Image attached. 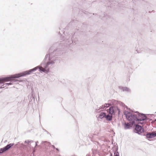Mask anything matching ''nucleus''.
<instances>
[{"label": "nucleus", "instance_id": "nucleus-1", "mask_svg": "<svg viewBox=\"0 0 156 156\" xmlns=\"http://www.w3.org/2000/svg\"><path fill=\"white\" fill-rule=\"evenodd\" d=\"M136 123L142 124L140 122L145 120L146 119V116L143 114H139L138 113H136Z\"/></svg>", "mask_w": 156, "mask_h": 156}, {"label": "nucleus", "instance_id": "nucleus-2", "mask_svg": "<svg viewBox=\"0 0 156 156\" xmlns=\"http://www.w3.org/2000/svg\"><path fill=\"white\" fill-rule=\"evenodd\" d=\"M126 117L128 120L131 121L132 124L136 123L135 114L129 113L126 115Z\"/></svg>", "mask_w": 156, "mask_h": 156}, {"label": "nucleus", "instance_id": "nucleus-3", "mask_svg": "<svg viewBox=\"0 0 156 156\" xmlns=\"http://www.w3.org/2000/svg\"><path fill=\"white\" fill-rule=\"evenodd\" d=\"M109 113L111 115H114L116 113L119 114L120 113V110L117 107H111L109 109Z\"/></svg>", "mask_w": 156, "mask_h": 156}, {"label": "nucleus", "instance_id": "nucleus-4", "mask_svg": "<svg viewBox=\"0 0 156 156\" xmlns=\"http://www.w3.org/2000/svg\"><path fill=\"white\" fill-rule=\"evenodd\" d=\"M20 76L18 75H16L12 76L9 77H5L2 78L0 80V83L2 82L7 81L10 80V79L11 78H18Z\"/></svg>", "mask_w": 156, "mask_h": 156}, {"label": "nucleus", "instance_id": "nucleus-5", "mask_svg": "<svg viewBox=\"0 0 156 156\" xmlns=\"http://www.w3.org/2000/svg\"><path fill=\"white\" fill-rule=\"evenodd\" d=\"M14 144H10L7 145L5 147L3 148H1L0 149V153H2L9 148H10L12 146H13Z\"/></svg>", "mask_w": 156, "mask_h": 156}, {"label": "nucleus", "instance_id": "nucleus-6", "mask_svg": "<svg viewBox=\"0 0 156 156\" xmlns=\"http://www.w3.org/2000/svg\"><path fill=\"white\" fill-rule=\"evenodd\" d=\"M135 130L136 131V132L139 134H140L143 133L144 131L143 128H142L141 126L138 125H136V126Z\"/></svg>", "mask_w": 156, "mask_h": 156}, {"label": "nucleus", "instance_id": "nucleus-7", "mask_svg": "<svg viewBox=\"0 0 156 156\" xmlns=\"http://www.w3.org/2000/svg\"><path fill=\"white\" fill-rule=\"evenodd\" d=\"M156 136V132H152L151 133H148L146 135V136L147 138H152Z\"/></svg>", "mask_w": 156, "mask_h": 156}, {"label": "nucleus", "instance_id": "nucleus-8", "mask_svg": "<svg viewBox=\"0 0 156 156\" xmlns=\"http://www.w3.org/2000/svg\"><path fill=\"white\" fill-rule=\"evenodd\" d=\"M36 69L35 68H34V69H31L30 70H29L28 71H26L24 72V73L25 75H29L34 70H35Z\"/></svg>", "mask_w": 156, "mask_h": 156}, {"label": "nucleus", "instance_id": "nucleus-9", "mask_svg": "<svg viewBox=\"0 0 156 156\" xmlns=\"http://www.w3.org/2000/svg\"><path fill=\"white\" fill-rule=\"evenodd\" d=\"M39 69L41 71L45 73H47L49 71L48 69H46L42 67H40Z\"/></svg>", "mask_w": 156, "mask_h": 156}, {"label": "nucleus", "instance_id": "nucleus-10", "mask_svg": "<svg viewBox=\"0 0 156 156\" xmlns=\"http://www.w3.org/2000/svg\"><path fill=\"white\" fill-rule=\"evenodd\" d=\"M110 105L109 104H106L104 105H102L101 107V108H107L109 107L110 106Z\"/></svg>", "mask_w": 156, "mask_h": 156}, {"label": "nucleus", "instance_id": "nucleus-11", "mask_svg": "<svg viewBox=\"0 0 156 156\" xmlns=\"http://www.w3.org/2000/svg\"><path fill=\"white\" fill-rule=\"evenodd\" d=\"M106 116V114L105 113L101 112L99 115V118L100 119H102Z\"/></svg>", "mask_w": 156, "mask_h": 156}, {"label": "nucleus", "instance_id": "nucleus-12", "mask_svg": "<svg viewBox=\"0 0 156 156\" xmlns=\"http://www.w3.org/2000/svg\"><path fill=\"white\" fill-rule=\"evenodd\" d=\"M130 125L131 124H130L129 123H125V129H128L130 128Z\"/></svg>", "mask_w": 156, "mask_h": 156}, {"label": "nucleus", "instance_id": "nucleus-13", "mask_svg": "<svg viewBox=\"0 0 156 156\" xmlns=\"http://www.w3.org/2000/svg\"><path fill=\"white\" fill-rule=\"evenodd\" d=\"M106 118L107 119L110 120L112 119V116L111 114L110 115H108L106 116Z\"/></svg>", "mask_w": 156, "mask_h": 156}, {"label": "nucleus", "instance_id": "nucleus-14", "mask_svg": "<svg viewBox=\"0 0 156 156\" xmlns=\"http://www.w3.org/2000/svg\"><path fill=\"white\" fill-rule=\"evenodd\" d=\"M119 154L118 152H115L114 153V156H119Z\"/></svg>", "mask_w": 156, "mask_h": 156}, {"label": "nucleus", "instance_id": "nucleus-15", "mask_svg": "<svg viewBox=\"0 0 156 156\" xmlns=\"http://www.w3.org/2000/svg\"><path fill=\"white\" fill-rule=\"evenodd\" d=\"M47 64H48V65H49V63L48 62V63Z\"/></svg>", "mask_w": 156, "mask_h": 156}]
</instances>
